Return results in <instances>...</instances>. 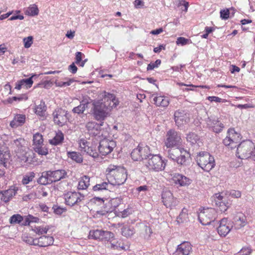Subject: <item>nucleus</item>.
<instances>
[{
    "instance_id": "f257e3e1",
    "label": "nucleus",
    "mask_w": 255,
    "mask_h": 255,
    "mask_svg": "<svg viewBox=\"0 0 255 255\" xmlns=\"http://www.w3.org/2000/svg\"><path fill=\"white\" fill-rule=\"evenodd\" d=\"M108 179L113 185L123 184L127 179V171L123 166L110 164L106 169Z\"/></svg>"
},
{
    "instance_id": "f03ea898",
    "label": "nucleus",
    "mask_w": 255,
    "mask_h": 255,
    "mask_svg": "<svg viewBox=\"0 0 255 255\" xmlns=\"http://www.w3.org/2000/svg\"><path fill=\"white\" fill-rule=\"evenodd\" d=\"M88 238L98 241L110 243V248H115L117 247V244H115L113 242L115 240V234L110 231L99 229L91 230L89 232ZM108 247L110 248V247Z\"/></svg>"
},
{
    "instance_id": "7ed1b4c3",
    "label": "nucleus",
    "mask_w": 255,
    "mask_h": 255,
    "mask_svg": "<svg viewBox=\"0 0 255 255\" xmlns=\"http://www.w3.org/2000/svg\"><path fill=\"white\" fill-rule=\"evenodd\" d=\"M168 157L178 164L185 165L187 160L190 157V154L189 151L181 145L169 149L168 150Z\"/></svg>"
},
{
    "instance_id": "20e7f679",
    "label": "nucleus",
    "mask_w": 255,
    "mask_h": 255,
    "mask_svg": "<svg viewBox=\"0 0 255 255\" xmlns=\"http://www.w3.org/2000/svg\"><path fill=\"white\" fill-rule=\"evenodd\" d=\"M66 175V172L64 170H49L42 172L39 181L43 185L50 184L64 178Z\"/></svg>"
},
{
    "instance_id": "39448f33",
    "label": "nucleus",
    "mask_w": 255,
    "mask_h": 255,
    "mask_svg": "<svg viewBox=\"0 0 255 255\" xmlns=\"http://www.w3.org/2000/svg\"><path fill=\"white\" fill-rule=\"evenodd\" d=\"M196 162L198 166L206 172H209L215 166L214 156L206 151H202L198 154L196 156Z\"/></svg>"
},
{
    "instance_id": "423d86ee",
    "label": "nucleus",
    "mask_w": 255,
    "mask_h": 255,
    "mask_svg": "<svg viewBox=\"0 0 255 255\" xmlns=\"http://www.w3.org/2000/svg\"><path fill=\"white\" fill-rule=\"evenodd\" d=\"M255 150V144L252 141H243L237 147V156L241 159H247L253 155Z\"/></svg>"
},
{
    "instance_id": "0eeeda50",
    "label": "nucleus",
    "mask_w": 255,
    "mask_h": 255,
    "mask_svg": "<svg viewBox=\"0 0 255 255\" xmlns=\"http://www.w3.org/2000/svg\"><path fill=\"white\" fill-rule=\"evenodd\" d=\"M181 134L174 129H171L167 131L164 143L168 148H174L182 145Z\"/></svg>"
},
{
    "instance_id": "6e6552de",
    "label": "nucleus",
    "mask_w": 255,
    "mask_h": 255,
    "mask_svg": "<svg viewBox=\"0 0 255 255\" xmlns=\"http://www.w3.org/2000/svg\"><path fill=\"white\" fill-rule=\"evenodd\" d=\"M166 165V162L159 154L152 155L147 159L145 164V166L149 170L155 172L164 170Z\"/></svg>"
},
{
    "instance_id": "1a4fd4ad",
    "label": "nucleus",
    "mask_w": 255,
    "mask_h": 255,
    "mask_svg": "<svg viewBox=\"0 0 255 255\" xmlns=\"http://www.w3.org/2000/svg\"><path fill=\"white\" fill-rule=\"evenodd\" d=\"M93 106V115L97 121H103L109 116L108 106L104 104L103 101H94Z\"/></svg>"
},
{
    "instance_id": "9d476101",
    "label": "nucleus",
    "mask_w": 255,
    "mask_h": 255,
    "mask_svg": "<svg viewBox=\"0 0 255 255\" xmlns=\"http://www.w3.org/2000/svg\"><path fill=\"white\" fill-rule=\"evenodd\" d=\"M217 211L213 208H204L198 214V219L203 225H208L213 222L217 218Z\"/></svg>"
},
{
    "instance_id": "9b49d317",
    "label": "nucleus",
    "mask_w": 255,
    "mask_h": 255,
    "mask_svg": "<svg viewBox=\"0 0 255 255\" xmlns=\"http://www.w3.org/2000/svg\"><path fill=\"white\" fill-rule=\"evenodd\" d=\"M43 136L39 132H36L33 135L32 146L35 152L39 155H46L48 154V148L44 146Z\"/></svg>"
},
{
    "instance_id": "f8f14e48",
    "label": "nucleus",
    "mask_w": 255,
    "mask_h": 255,
    "mask_svg": "<svg viewBox=\"0 0 255 255\" xmlns=\"http://www.w3.org/2000/svg\"><path fill=\"white\" fill-rule=\"evenodd\" d=\"M241 139V135L236 131L234 128H230L227 131L226 137L223 139L224 144L230 146L231 148L236 146Z\"/></svg>"
},
{
    "instance_id": "ddd939ff",
    "label": "nucleus",
    "mask_w": 255,
    "mask_h": 255,
    "mask_svg": "<svg viewBox=\"0 0 255 255\" xmlns=\"http://www.w3.org/2000/svg\"><path fill=\"white\" fill-rule=\"evenodd\" d=\"M66 205L73 206L79 205L84 200L85 196L79 192L69 191L64 195Z\"/></svg>"
},
{
    "instance_id": "4468645a",
    "label": "nucleus",
    "mask_w": 255,
    "mask_h": 255,
    "mask_svg": "<svg viewBox=\"0 0 255 255\" xmlns=\"http://www.w3.org/2000/svg\"><path fill=\"white\" fill-rule=\"evenodd\" d=\"M150 153V148L146 145L139 144L133 149L130 153L131 158L134 161H141L148 156Z\"/></svg>"
},
{
    "instance_id": "2eb2a0df",
    "label": "nucleus",
    "mask_w": 255,
    "mask_h": 255,
    "mask_svg": "<svg viewBox=\"0 0 255 255\" xmlns=\"http://www.w3.org/2000/svg\"><path fill=\"white\" fill-rule=\"evenodd\" d=\"M79 147L82 152H85L93 157L96 158L99 156L95 143L87 141L85 139L79 140Z\"/></svg>"
},
{
    "instance_id": "dca6fc26",
    "label": "nucleus",
    "mask_w": 255,
    "mask_h": 255,
    "mask_svg": "<svg viewBox=\"0 0 255 255\" xmlns=\"http://www.w3.org/2000/svg\"><path fill=\"white\" fill-rule=\"evenodd\" d=\"M116 145V142L114 140L102 138L99 142V151L102 155H107L113 151Z\"/></svg>"
},
{
    "instance_id": "f3484780",
    "label": "nucleus",
    "mask_w": 255,
    "mask_h": 255,
    "mask_svg": "<svg viewBox=\"0 0 255 255\" xmlns=\"http://www.w3.org/2000/svg\"><path fill=\"white\" fill-rule=\"evenodd\" d=\"M102 99L98 101H103V103L108 106V109L116 108L119 105V100L114 94L104 91L102 93Z\"/></svg>"
},
{
    "instance_id": "a211bd4d",
    "label": "nucleus",
    "mask_w": 255,
    "mask_h": 255,
    "mask_svg": "<svg viewBox=\"0 0 255 255\" xmlns=\"http://www.w3.org/2000/svg\"><path fill=\"white\" fill-rule=\"evenodd\" d=\"M233 222L227 218H224L219 222L217 232L220 237H225L232 230Z\"/></svg>"
},
{
    "instance_id": "6ab92c4d",
    "label": "nucleus",
    "mask_w": 255,
    "mask_h": 255,
    "mask_svg": "<svg viewBox=\"0 0 255 255\" xmlns=\"http://www.w3.org/2000/svg\"><path fill=\"white\" fill-rule=\"evenodd\" d=\"M54 122L55 124L62 127L68 120L67 111L62 109L57 108L53 113Z\"/></svg>"
},
{
    "instance_id": "aec40b11",
    "label": "nucleus",
    "mask_w": 255,
    "mask_h": 255,
    "mask_svg": "<svg viewBox=\"0 0 255 255\" xmlns=\"http://www.w3.org/2000/svg\"><path fill=\"white\" fill-rule=\"evenodd\" d=\"M162 199L163 204L166 208L170 209L175 207L179 203V201L175 198L172 193L169 191L162 193Z\"/></svg>"
},
{
    "instance_id": "412c9836",
    "label": "nucleus",
    "mask_w": 255,
    "mask_h": 255,
    "mask_svg": "<svg viewBox=\"0 0 255 255\" xmlns=\"http://www.w3.org/2000/svg\"><path fill=\"white\" fill-rule=\"evenodd\" d=\"M192 252V245L187 241L178 245L173 255H190Z\"/></svg>"
},
{
    "instance_id": "4be33fe9",
    "label": "nucleus",
    "mask_w": 255,
    "mask_h": 255,
    "mask_svg": "<svg viewBox=\"0 0 255 255\" xmlns=\"http://www.w3.org/2000/svg\"><path fill=\"white\" fill-rule=\"evenodd\" d=\"M174 121L178 127L182 126L189 121V115L183 110H177L175 112Z\"/></svg>"
},
{
    "instance_id": "5701e85b",
    "label": "nucleus",
    "mask_w": 255,
    "mask_h": 255,
    "mask_svg": "<svg viewBox=\"0 0 255 255\" xmlns=\"http://www.w3.org/2000/svg\"><path fill=\"white\" fill-rule=\"evenodd\" d=\"M152 97H153V103L157 107L167 108L170 104V99L167 96L153 94Z\"/></svg>"
},
{
    "instance_id": "b1692460",
    "label": "nucleus",
    "mask_w": 255,
    "mask_h": 255,
    "mask_svg": "<svg viewBox=\"0 0 255 255\" xmlns=\"http://www.w3.org/2000/svg\"><path fill=\"white\" fill-rule=\"evenodd\" d=\"M172 179L175 184L181 187L188 186L192 181L189 178L179 173L174 174L172 176Z\"/></svg>"
},
{
    "instance_id": "393cba45",
    "label": "nucleus",
    "mask_w": 255,
    "mask_h": 255,
    "mask_svg": "<svg viewBox=\"0 0 255 255\" xmlns=\"http://www.w3.org/2000/svg\"><path fill=\"white\" fill-rule=\"evenodd\" d=\"M54 238L50 236H41L38 238H36V246L40 247H47L53 245Z\"/></svg>"
},
{
    "instance_id": "a878e982",
    "label": "nucleus",
    "mask_w": 255,
    "mask_h": 255,
    "mask_svg": "<svg viewBox=\"0 0 255 255\" xmlns=\"http://www.w3.org/2000/svg\"><path fill=\"white\" fill-rule=\"evenodd\" d=\"M214 197L215 204L219 208V210L222 212L226 211L230 207L231 203L222 202L221 200H224V197L220 195L215 194Z\"/></svg>"
},
{
    "instance_id": "bb28decb",
    "label": "nucleus",
    "mask_w": 255,
    "mask_h": 255,
    "mask_svg": "<svg viewBox=\"0 0 255 255\" xmlns=\"http://www.w3.org/2000/svg\"><path fill=\"white\" fill-rule=\"evenodd\" d=\"M233 224L234 223L238 228H241L245 226L247 224L246 217L244 214L242 212H237L234 215L233 218Z\"/></svg>"
},
{
    "instance_id": "cd10ccee",
    "label": "nucleus",
    "mask_w": 255,
    "mask_h": 255,
    "mask_svg": "<svg viewBox=\"0 0 255 255\" xmlns=\"http://www.w3.org/2000/svg\"><path fill=\"white\" fill-rule=\"evenodd\" d=\"M100 126L95 122H89L86 124V128L88 132L95 136H97L98 134L100 133L99 129Z\"/></svg>"
},
{
    "instance_id": "c85d7f7f",
    "label": "nucleus",
    "mask_w": 255,
    "mask_h": 255,
    "mask_svg": "<svg viewBox=\"0 0 255 255\" xmlns=\"http://www.w3.org/2000/svg\"><path fill=\"white\" fill-rule=\"evenodd\" d=\"M34 76V75H32L28 79L18 81L16 83L15 88L18 90H20L22 87H25L26 89L31 88L33 83L32 78Z\"/></svg>"
},
{
    "instance_id": "c756f323",
    "label": "nucleus",
    "mask_w": 255,
    "mask_h": 255,
    "mask_svg": "<svg viewBox=\"0 0 255 255\" xmlns=\"http://www.w3.org/2000/svg\"><path fill=\"white\" fill-rule=\"evenodd\" d=\"M91 99L89 97L84 98L81 102L80 105L73 108L72 111L78 114H82L88 108Z\"/></svg>"
},
{
    "instance_id": "7c9ffc66",
    "label": "nucleus",
    "mask_w": 255,
    "mask_h": 255,
    "mask_svg": "<svg viewBox=\"0 0 255 255\" xmlns=\"http://www.w3.org/2000/svg\"><path fill=\"white\" fill-rule=\"evenodd\" d=\"M122 199L119 197H116L111 199L108 202L107 208L104 211L108 213L115 211L116 208L121 204Z\"/></svg>"
},
{
    "instance_id": "2f4dec72",
    "label": "nucleus",
    "mask_w": 255,
    "mask_h": 255,
    "mask_svg": "<svg viewBox=\"0 0 255 255\" xmlns=\"http://www.w3.org/2000/svg\"><path fill=\"white\" fill-rule=\"evenodd\" d=\"M10 158V154L6 147L3 145L0 144V164L6 166V163L8 161Z\"/></svg>"
},
{
    "instance_id": "473e14b6",
    "label": "nucleus",
    "mask_w": 255,
    "mask_h": 255,
    "mask_svg": "<svg viewBox=\"0 0 255 255\" xmlns=\"http://www.w3.org/2000/svg\"><path fill=\"white\" fill-rule=\"evenodd\" d=\"M64 139V133L61 130H58L55 136L49 140V143L52 145L56 146L61 145Z\"/></svg>"
},
{
    "instance_id": "72a5a7b5",
    "label": "nucleus",
    "mask_w": 255,
    "mask_h": 255,
    "mask_svg": "<svg viewBox=\"0 0 255 255\" xmlns=\"http://www.w3.org/2000/svg\"><path fill=\"white\" fill-rule=\"evenodd\" d=\"M90 178L88 176L84 175L79 178L77 188L78 190H86L90 186Z\"/></svg>"
},
{
    "instance_id": "f704fd0d",
    "label": "nucleus",
    "mask_w": 255,
    "mask_h": 255,
    "mask_svg": "<svg viewBox=\"0 0 255 255\" xmlns=\"http://www.w3.org/2000/svg\"><path fill=\"white\" fill-rule=\"evenodd\" d=\"M47 107L45 102L41 101L40 104L36 105L34 108L35 113L40 117H44L46 115Z\"/></svg>"
},
{
    "instance_id": "c9c22d12",
    "label": "nucleus",
    "mask_w": 255,
    "mask_h": 255,
    "mask_svg": "<svg viewBox=\"0 0 255 255\" xmlns=\"http://www.w3.org/2000/svg\"><path fill=\"white\" fill-rule=\"evenodd\" d=\"M25 122V116L24 115H17L10 122V125L12 128H16L22 125Z\"/></svg>"
},
{
    "instance_id": "e433bc0d",
    "label": "nucleus",
    "mask_w": 255,
    "mask_h": 255,
    "mask_svg": "<svg viewBox=\"0 0 255 255\" xmlns=\"http://www.w3.org/2000/svg\"><path fill=\"white\" fill-rule=\"evenodd\" d=\"M189 221L188 210L183 208L180 212L179 216L177 217L176 219V221L178 224H184L188 222Z\"/></svg>"
},
{
    "instance_id": "4c0bfd02",
    "label": "nucleus",
    "mask_w": 255,
    "mask_h": 255,
    "mask_svg": "<svg viewBox=\"0 0 255 255\" xmlns=\"http://www.w3.org/2000/svg\"><path fill=\"white\" fill-rule=\"evenodd\" d=\"M0 193L2 194L1 199L4 202H8L15 194V191L12 189H9L3 192H0Z\"/></svg>"
},
{
    "instance_id": "58836bf2",
    "label": "nucleus",
    "mask_w": 255,
    "mask_h": 255,
    "mask_svg": "<svg viewBox=\"0 0 255 255\" xmlns=\"http://www.w3.org/2000/svg\"><path fill=\"white\" fill-rule=\"evenodd\" d=\"M111 185L112 184H111L110 181L108 179L107 182H102L94 186L93 187V190L94 191H100L104 190H109V187L111 186Z\"/></svg>"
},
{
    "instance_id": "ea45409f",
    "label": "nucleus",
    "mask_w": 255,
    "mask_h": 255,
    "mask_svg": "<svg viewBox=\"0 0 255 255\" xmlns=\"http://www.w3.org/2000/svg\"><path fill=\"white\" fill-rule=\"evenodd\" d=\"M24 217L20 214H14L10 217L9 220V223L11 225L19 224L22 226L24 221Z\"/></svg>"
},
{
    "instance_id": "a19ab883",
    "label": "nucleus",
    "mask_w": 255,
    "mask_h": 255,
    "mask_svg": "<svg viewBox=\"0 0 255 255\" xmlns=\"http://www.w3.org/2000/svg\"><path fill=\"white\" fill-rule=\"evenodd\" d=\"M67 156L69 158L77 163H81L83 162V157L79 152L69 151L67 152Z\"/></svg>"
},
{
    "instance_id": "79ce46f5",
    "label": "nucleus",
    "mask_w": 255,
    "mask_h": 255,
    "mask_svg": "<svg viewBox=\"0 0 255 255\" xmlns=\"http://www.w3.org/2000/svg\"><path fill=\"white\" fill-rule=\"evenodd\" d=\"M39 13V9L35 4L30 5L24 11L25 15L28 16H35L38 15Z\"/></svg>"
},
{
    "instance_id": "37998d69",
    "label": "nucleus",
    "mask_w": 255,
    "mask_h": 255,
    "mask_svg": "<svg viewBox=\"0 0 255 255\" xmlns=\"http://www.w3.org/2000/svg\"><path fill=\"white\" fill-rule=\"evenodd\" d=\"M24 221L22 223V226H28L31 223H38L39 221V219L38 217L33 216L31 215L24 217Z\"/></svg>"
},
{
    "instance_id": "c03bdc74",
    "label": "nucleus",
    "mask_w": 255,
    "mask_h": 255,
    "mask_svg": "<svg viewBox=\"0 0 255 255\" xmlns=\"http://www.w3.org/2000/svg\"><path fill=\"white\" fill-rule=\"evenodd\" d=\"M134 233V229L133 227L125 226L122 229V235L127 238L130 237Z\"/></svg>"
},
{
    "instance_id": "a18cd8bd",
    "label": "nucleus",
    "mask_w": 255,
    "mask_h": 255,
    "mask_svg": "<svg viewBox=\"0 0 255 255\" xmlns=\"http://www.w3.org/2000/svg\"><path fill=\"white\" fill-rule=\"evenodd\" d=\"M186 139L188 142L191 144H195L199 140L198 135L194 132H190L186 136Z\"/></svg>"
},
{
    "instance_id": "49530a36",
    "label": "nucleus",
    "mask_w": 255,
    "mask_h": 255,
    "mask_svg": "<svg viewBox=\"0 0 255 255\" xmlns=\"http://www.w3.org/2000/svg\"><path fill=\"white\" fill-rule=\"evenodd\" d=\"M34 175L35 174L33 172H30L29 174L24 175L22 180V184L24 185L28 184L30 182L32 181Z\"/></svg>"
},
{
    "instance_id": "de8ad7c7",
    "label": "nucleus",
    "mask_w": 255,
    "mask_h": 255,
    "mask_svg": "<svg viewBox=\"0 0 255 255\" xmlns=\"http://www.w3.org/2000/svg\"><path fill=\"white\" fill-rule=\"evenodd\" d=\"M210 102H215L216 103H226L229 102L227 100L221 99L217 96H209L207 98Z\"/></svg>"
},
{
    "instance_id": "09e8293b",
    "label": "nucleus",
    "mask_w": 255,
    "mask_h": 255,
    "mask_svg": "<svg viewBox=\"0 0 255 255\" xmlns=\"http://www.w3.org/2000/svg\"><path fill=\"white\" fill-rule=\"evenodd\" d=\"M28 99V96L26 94L20 95L18 97H13L12 98L9 99L8 100L9 103H12L11 100L13 101H26Z\"/></svg>"
},
{
    "instance_id": "8fccbe9b",
    "label": "nucleus",
    "mask_w": 255,
    "mask_h": 255,
    "mask_svg": "<svg viewBox=\"0 0 255 255\" xmlns=\"http://www.w3.org/2000/svg\"><path fill=\"white\" fill-rule=\"evenodd\" d=\"M24 46L25 48H29L33 43V37L29 36L23 38Z\"/></svg>"
},
{
    "instance_id": "3c124183",
    "label": "nucleus",
    "mask_w": 255,
    "mask_h": 255,
    "mask_svg": "<svg viewBox=\"0 0 255 255\" xmlns=\"http://www.w3.org/2000/svg\"><path fill=\"white\" fill-rule=\"evenodd\" d=\"M48 229H49L46 227H36L34 229V231L36 234L42 235L46 234L48 231Z\"/></svg>"
},
{
    "instance_id": "603ef678",
    "label": "nucleus",
    "mask_w": 255,
    "mask_h": 255,
    "mask_svg": "<svg viewBox=\"0 0 255 255\" xmlns=\"http://www.w3.org/2000/svg\"><path fill=\"white\" fill-rule=\"evenodd\" d=\"M190 43H191V41L190 39L185 38L183 37H178L176 41V44L177 45L181 44L182 45H185Z\"/></svg>"
},
{
    "instance_id": "864d4df0",
    "label": "nucleus",
    "mask_w": 255,
    "mask_h": 255,
    "mask_svg": "<svg viewBox=\"0 0 255 255\" xmlns=\"http://www.w3.org/2000/svg\"><path fill=\"white\" fill-rule=\"evenodd\" d=\"M29 156L30 153L25 151H24L22 155H18V158L21 160V161L24 162H30L31 161V160L29 159Z\"/></svg>"
},
{
    "instance_id": "5fc2aeb1",
    "label": "nucleus",
    "mask_w": 255,
    "mask_h": 255,
    "mask_svg": "<svg viewBox=\"0 0 255 255\" xmlns=\"http://www.w3.org/2000/svg\"><path fill=\"white\" fill-rule=\"evenodd\" d=\"M160 64L161 60L160 59L156 60L154 63L151 62L147 65V70H152L155 68L158 67Z\"/></svg>"
},
{
    "instance_id": "6e6d98bb",
    "label": "nucleus",
    "mask_w": 255,
    "mask_h": 255,
    "mask_svg": "<svg viewBox=\"0 0 255 255\" xmlns=\"http://www.w3.org/2000/svg\"><path fill=\"white\" fill-rule=\"evenodd\" d=\"M23 240L29 245L36 246V238L33 239L30 236H24L23 237Z\"/></svg>"
},
{
    "instance_id": "4d7b16f0",
    "label": "nucleus",
    "mask_w": 255,
    "mask_h": 255,
    "mask_svg": "<svg viewBox=\"0 0 255 255\" xmlns=\"http://www.w3.org/2000/svg\"><path fill=\"white\" fill-rule=\"evenodd\" d=\"M230 16V11L229 9H224L220 11V17L223 19H227Z\"/></svg>"
},
{
    "instance_id": "13d9d810",
    "label": "nucleus",
    "mask_w": 255,
    "mask_h": 255,
    "mask_svg": "<svg viewBox=\"0 0 255 255\" xmlns=\"http://www.w3.org/2000/svg\"><path fill=\"white\" fill-rule=\"evenodd\" d=\"M229 197L230 196L233 198H239L241 197L242 193L239 190H232L228 192Z\"/></svg>"
},
{
    "instance_id": "bf43d9fd",
    "label": "nucleus",
    "mask_w": 255,
    "mask_h": 255,
    "mask_svg": "<svg viewBox=\"0 0 255 255\" xmlns=\"http://www.w3.org/2000/svg\"><path fill=\"white\" fill-rule=\"evenodd\" d=\"M252 250L249 248H243L238 253L237 255H250L252 253Z\"/></svg>"
},
{
    "instance_id": "052dcab7",
    "label": "nucleus",
    "mask_w": 255,
    "mask_h": 255,
    "mask_svg": "<svg viewBox=\"0 0 255 255\" xmlns=\"http://www.w3.org/2000/svg\"><path fill=\"white\" fill-rule=\"evenodd\" d=\"M223 128V125L219 122L216 123L215 126L212 127L213 131L216 133L220 132Z\"/></svg>"
},
{
    "instance_id": "680f3d73",
    "label": "nucleus",
    "mask_w": 255,
    "mask_h": 255,
    "mask_svg": "<svg viewBox=\"0 0 255 255\" xmlns=\"http://www.w3.org/2000/svg\"><path fill=\"white\" fill-rule=\"evenodd\" d=\"M104 202V199L99 197H94L90 200V203L92 204L98 203L99 205H102Z\"/></svg>"
},
{
    "instance_id": "e2e57ef3",
    "label": "nucleus",
    "mask_w": 255,
    "mask_h": 255,
    "mask_svg": "<svg viewBox=\"0 0 255 255\" xmlns=\"http://www.w3.org/2000/svg\"><path fill=\"white\" fill-rule=\"evenodd\" d=\"M99 131L100 132V134H98L97 136L99 137H102L103 138H107V137L109 135V131L107 130H105L104 129H99Z\"/></svg>"
},
{
    "instance_id": "0e129e2a",
    "label": "nucleus",
    "mask_w": 255,
    "mask_h": 255,
    "mask_svg": "<svg viewBox=\"0 0 255 255\" xmlns=\"http://www.w3.org/2000/svg\"><path fill=\"white\" fill-rule=\"evenodd\" d=\"M181 5H183L184 6L185 9L184 10V11L187 12L189 5V2L185 0H178V6H180Z\"/></svg>"
},
{
    "instance_id": "69168bd1",
    "label": "nucleus",
    "mask_w": 255,
    "mask_h": 255,
    "mask_svg": "<svg viewBox=\"0 0 255 255\" xmlns=\"http://www.w3.org/2000/svg\"><path fill=\"white\" fill-rule=\"evenodd\" d=\"M215 194L220 195L224 197V199L221 200L222 202H230V201L228 200L229 197L228 192H222L221 193H216Z\"/></svg>"
},
{
    "instance_id": "338daca9",
    "label": "nucleus",
    "mask_w": 255,
    "mask_h": 255,
    "mask_svg": "<svg viewBox=\"0 0 255 255\" xmlns=\"http://www.w3.org/2000/svg\"><path fill=\"white\" fill-rule=\"evenodd\" d=\"M129 214H130V213L129 211V209H125L122 212H120L118 213V216L119 217H121L122 218H126L127 216H128V215H129Z\"/></svg>"
},
{
    "instance_id": "774afa93",
    "label": "nucleus",
    "mask_w": 255,
    "mask_h": 255,
    "mask_svg": "<svg viewBox=\"0 0 255 255\" xmlns=\"http://www.w3.org/2000/svg\"><path fill=\"white\" fill-rule=\"evenodd\" d=\"M83 53L81 52H77L76 53L75 63L79 64L82 60Z\"/></svg>"
}]
</instances>
